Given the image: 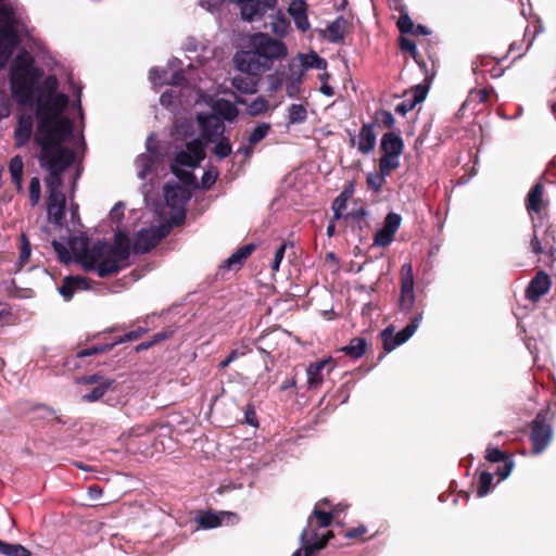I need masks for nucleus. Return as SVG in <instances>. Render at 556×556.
I'll use <instances>...</instances> for the list:
<instances>
[{"instance_id":"f704fd0d","label":"nucleus","mask_w":556,"mask_h":556,"mask_svg":"<svg viewBox=\"0 0 556 556\" xmlns=\"http://www.w3.org/2000/svg\"><path fill=\"white\" fill-rule=\"evenodd\" d=\"M289 26H290V24H289L288 20L281 12H278L271 16L270 29L275 35L280 36V37L286 36L288 33Z\"/></svg>"},{"instance_id":"20e7f679","label":"nucleus","mask_w":556,"mask_h":556,"mask_svg":"<svg viewBox=\"0 0 556 556\" xmlns=\"http://www.w3.org/2000/svg\"><path fill=\"white\" fill-rule=\"evenodd\" d=\"M287 55L288 47L282 40L265 33H255L249 37L247 49L236 52L233 64L241 73L260 76Z\"/></svg>"},{"instance_id":"13d9d810","label":"nucleus","mask_w":556,"mask_h":556,"mask_svg":"<svg viewBox=\"0 0 556 556\" xmlns=\"http://www.w3.org/2000/svg\"><path fill=\"white\" fill-rule=\"evenodd\" d=\"M244 355V352L242 351H239L238 349H235L232 350L229 355L219 363L218 365V368L219 369H225L226 367H228L232 362H235L237 358H239L240 356H243Z\"/></svg>"},{"instance_id":"774afa93","label":"nucleus","mask_w":556,"mask_h":556,"mask_svg":"<svg viewBox=\"0 0 556 556\" xmlns=\"http://www.w3.org/2000/svg\"><path fill=\"white\" fill-rule=\"evenodd\" d=\"M30 244L27 241V238L25 235H22V247H21V258L26 260L30 256Z\"/></svg>"},{"instance_id":"6e6552de","label":"nucleus","mask_w":556,"mask_h":556,"mask_svg":"<svg viewBox=\"0 0 556 556\" xmlns=\"http://www.w3.org/2000/svg\"><path fill=\"white\" fill-rule=\"evenodd\" d=\"M329 501L324 498L316 503L312 516L307 519V526L301 533L300 540L303 546V556H315L316 552L323 549L329 538V531L318 533V529H325L330 526L334 511H326L321 506H327Z\"/></svg>"},{"instance_id":"cd10ccee","label":"nucleus","mask_w":556,"mask_h":556,"mask_svg":"<svg viewBox=\"0 0 556 556\" xmlns=\"http://www.w3.org/2000/svg\"><path fill=\"white\" fill-rule=\"evenodd\" d=\"M150 80L154 87H161L166 84L179 85L184 80V76L181 73L174 71L169 77L167 70L154 67L150 71Z\"/></svg>"},{"instance_id":"338daca9","label":"nucleus","mask_w":556,"mask_h":556,"mask_svg":"<svg viewBox=\"0 0 556 556\" xmlns=\"http://www.w3.org/2000/svg\"><path fill=\"white\" fill-rule=\"evenodd\" d=\"M175 99L176 96L172 91H165L161 94L160 102L163 106L169 108Z\"/></svg>"},{"instance_id":"ea45409f","label":"nucleus","mask_w":556,"mask_h":556,"mask_svg":"<svg viewBox=\"0 0 556 556\" xmlns=\"http://www.w3.org/2000/svg\"><path fill=\"white\" fill-rule=\"evenodd\" d=\"M307 112L302 104H291L288 109V119L290 123H302L306 118Z\"/></svg>"},{"instance_id":"4d7b16f0","label":"nucleus","mask_w":556,"mask_h":556,"mask_svg":"<svg viewBox=\"0 0 556 556\" xmlns=\"http://www.w3.org/2000/svg\"><path fill=\"white\" fill-rule=\"evenodd\" d=\"M232 86L243 92H253V85L248 83L243 77H235L232 79Z\"/></svg>"},{"instance_id":"6e6d98bb","label":"nucleus","mask_w":556,"mask_h":556,"mask_svg":"<svg viewBox=\"0 0 556 556\" xmlns=\"http://www.w3.org/2000/svg\"><path fill=\"white\" fill-rule=\"evenodd\" d=\"M124 204L123 202H117L112 210L110 211V219L112 223L118 224L124 217Z\"/></svg>"},{"instance_id":"c85d7f7f","label":"nucleus","mask_w":556,"mask_h":556,"mask_svg":"<svg viewBox=\"0 0 556 556\" xmlns=\"http://www.w3.org/2000/svg\"><path fill=\"white\" fill-rule=\"evenodd\" d=\"M34 126L31 112H22L18 116L15 129V139H30Z\"/></svg>"},{"instance_id":"9b49d317","label":"nucleus","mask_w":556,"mask_h":556,"mask_svg":"<svg viewBox=\"0 0 556 556\" xmlns=\"http://www.w3.org/2000/svg\"><path fill=\"white\" fill-rule=\"evenodd\" d=\"M163 190L166 205L172 210L170 218L177 225L186 217V204L191 193L187 187L170 182H166Z\"/></svg>"},{"instance_id":"c756f323","label":"nucleus","mask_w":556,"mask_h":556,"mask_svg":"<svg viewBox=\"0 0 556 556\" xmlns=\"http://www.w3.org/2000/svg\"><path fill=\"white\" fill-rule=\"evenodd\" d=\"M367 350V341L365 338L355 337L350 340L349 344L341 348V352H343L346 356L358 359L361 358Z\"/></svg>"},{"instance_id":"e2e57ef3","label":"nucleus","mask_w":556,"mask_h":556,"mask_svg":"<svg viewBox=\"0 0 556 556\" xmlns=\"http://www.w3.org/2000/svg\"><path fill=\"white\" fill-rule=\"evenodd\" d=\"M244 419H245V422L252 427L258 426L256 413H255L254 408L250 405H248L245 408Z\"/></svg>"},{"instance_id":"9d476101","label":"nucleus","mask_w":556,"mask_h":556,"mask_svg":"<svg viewBox=\"0 0 556 556\" xmlns=\"http://www.w3.org/2000/svg\"><path fill=\"white\" fill-rule=\"evenodd\" d=\"M68 247L72 253L79 260L84 269L91 271L97 258L106 250L108 243L99 240L90 248L88 237L79 235L68 239Z\"/></svg>"},{"instance_id":"5fc2aeb1","label":"nucleus","mask_w":556,"mask_h":556,"mask_svg":"<svg viewBox=\"0 0 556 556\" xmlns=\"http://www.w3.org/2000/svg\"><path fill=\"white\" fill-rule=\"evenodd\" d=\"M514 466L515 463L511 458L505 460L504 465L502 467H498L496 470V475L498 476L500 480L507 479L511 473Z\"/></svg>"},{"instance_id":"4be33fe9","label":"nucleus","mask_w":556,"mask_h":556,"mask_svg":"<svg viewBox=\"0 0 556 556\" xmlns=\"http://www.w3.org/2000/svg\"><path fill=\"white\" fill-rule=\"evenodd\" d=\"M238 516L230 511L212 513L207 511L199 516L198 522L201 528L213 529L224 523H235Z\"/></svg>"},{"instance_id":"a878e982","label":"nucleus","mask_w":556,"mask_h":556,"mask_svg":"<svg viewBox=\"0 0 556 556\" xmlns=\"http://www.w3.org/2000/svg\"><path fill=\"white\" fill-rule=\"evenodd\" d=\"M256 245L248 243L236 250L227 260L224 261L223 267L228 270L240 269L248 257L254 252Z\"/></svg>"},{"instance_id":"052dcab7","label":"nucleus","mask_w":556,"mask_h":556,"mask_svg":"<svg viewBox=\"0 0 556 556\" xmlns=\"http://www.w3.org/2000/svg\"><path fill=\"white\" fill-rule=\"evenodd\" d=\"M52 247L54 249V251L56 252L58 256L60 257L61 261H68L70 260V253L67 251V248L59 242V241H53L52 242Z\"/></svg>"},{"instance_id":"b1692460","label":"nucleus","mask_w":556,"mask_h":556,"mask_svg":"<svg viewBox=\"0 0 556 556\" xmlns=\"http://www.w3.org/2000/svg\"><path fill=\"white\" fill-rule=\"evenodd\" d=\"M90 289L89 280L81 276H67L59 287V293L65 301L72 300L76 291Z\"/></svg>"},{"instance_id":"e433bc0d","label":"nucleus","mask_w":556,"mask_h":556,"mask_svg":"<svg viewBox=\"0 0 556 556\" xmlns=\"http://www.w3.org/2000/svg\"><path fill=\"white\" fill-rule=\"evenodd\" d=\"M493 475L489 471H482L478 479V489L477 496L483 497L489 494L492 483H493Z\"/></svg>"},{"instance_id":"2f4dec72","label":"nucleus","mask_w":556,"mask_h":556,"mask_svg":"<svg viewBox=\"0 0 556 556\" xmlns=\"http://www.w3.org/2000/svg\"><path fill=\"white\" fill-rule=\"evenodd\" d=\"M298 56L301 60L305 71H307L308 68L325 70L327 67L326 60L320 58L315 52L300 53Z\"/></svg>"},{"instance_id":"69168bd1","label":"nucleus","mask_w":556,"mask_h":556,"mask_svg":"<svg viewBox=\"0 0 556 556\" xmlns=\"http://www.w3.org/2000/svg\"><path fill=\"white\" fill-rule=\"evenodd\" d=\"M367 532V528L364 526V525H361L356 528H353L351 530H349L346 533H345V538L348 539H356L363 534H365Z\"/></svg>"},{"instance_id":"79ce46f5","label":"nucleus","mask_w":556,"mask_h":556,"mask_svg":"<svg viewBox=\"0 0 556 556\" xmlns=\"http://www.w3.org/2000/svg\"><path fill=\"white\" fill-rule=\"evenodd\" d=\"M305 72L306 71H305L301 60L299 59V56H296L295 59H292L289 62L288 74H287L286 78L302 79Z\"/></svg>"},{"instance_id":"a19ab883","label":"nucleus","mask_w":556,"mask_h":556,"mask_svg":"<svg viewBox=\"0 0 556 556\" xmlns=\"http://www.w3.org/2000/svg\"><path fill=\"white\" fill-rule=\"evenodd\" d=\"M268 101L263 97H258L249 104L248 113L253 116L260 115L265 113L268 110Z\"/></svg>"},{"instance_id":"7ed1b4c3","label":"nucleus","mask_w":556,"mask_h":556,"mask_svg":"<svg viewBox=\"0 0 556 556\" xmlns=\"http://www.w3.org/2000/svg\"><path fill=\"white\" fill-rule=\"evenodd\" d=\"M212 113H198L197 119L179 116L174 122V139H225L224 121L232 122L238 116L236 105L225 99H216L210 104Z\"/></svg>"},{"instance_id":"2eb2a0df","label":"nucleus","mask_w":556,"mask_h":556,"mask_svg":"<svg viewBox=\"0 0 556 556\" xmlns=\"http://www.w3.org/2000/svg\"><path fill=\"white\" fill-rule=\"evenodd\" d=\"M62 185H47V214L48 219L56 225L62 226L64 220V210L66 204L65 194L61 190Z\"/></svg>"},{"instance_id":"4468645a","label":"nucleus","mask_w":556,"mask_h":556,"mask_svg":"<svg viewBox=\"0 0 556 556\" xmlns=\"http://www.w3.org/2000/svg\"><path fill=\"white\" fill-rule=\"evenodd\" d=\"M414 286L413 266L405 263L401 267V294L399 299V311L405 315L409 314L415 305Z\"/></svg>"},{"instance_id":"412c9836","label":"nucleus","mask_w":556,"mask_h":556,"mask_svg":"<svg viewBox=\"0 0 556 556\" xmlns=\"http://www.w3.org/2000/svg\"><path fill=\"white\" fill-rule=\"evenodd\" d=\"M551 280L546 273L539 271L529 282L526 289V296L531 302H538L541 296L549 291Z\"/></svg>"},{"instance_id":"423d86ee","label":"nucleus","mask_w":556,"mask_h":556,"mask_svg":"<svg viewBox=\"0 0 556 556\" xmlns=\"http://www.w3.org/2000/svg\"><path fill=\"white\" fill-rule=\"evenodd\" d=\"M526 208L532 222L533 236L530 241L531 252L539 255L547 253L554 244L547 223L546 203L543 201V186L536 182L528 192Z\"/></svg>"},{"instance_id":"bb28decb","label":"nucleus","mask_w":556,"mask_h":556,"mask_svg":"<svg viewBox=\"0 0 556 556\" xmlns=\"http://www.w3.org/2000/svg\"><path fill=\"white\" fill-rule=\"evenodd\" d=\"M306 3L303 0H293L288 8V12L292 16L295 26L301 31H306L311 26L306 15Z\"/></svg>"},{"instance_id":"49530a36","label":"nucleus","mask_w":556,"mask_h":556,"mask_svg":"<svg viewBox=\"0 0 556 556\" xmlns=\"http://www.w3.org/2000/svg\"><path fill=\"white\" fill-rule=\"evenodd\" d=\"M510 457L498 447L489 446L485 451V459L490 463H504Z\"/></svg>"},{"instance_id":"0eeeda50","label":"nucleus","mask_w":556,"mask_h":556,"mask_svg":"<svg viewBox=\"0 0 556 556\" xmlns=\"http://www.w3.org/2000/svg\"><path fill=\"white\" fill-rule=\"evenodd\" d=\"M40 146L38 155L41 168L48 172L46 185H62V174L75 161V152L65 141H35Z\"/></svg>"},{"instance_id":"6ab92c4d","label":"nucleus","mask_w":556,"mask_h":556,"mask_svg":"<svg viewBox=\"0 0 556 556\" xmlns=\"http://www.w3.org/2000/svg\"><path fill=\"white\" fill-rule=\"evenodd\" d=\"M428 93V87L426 85H416L410 90L404 93V99L401 103L395 106V112L402 116L406 115L407 112L412 111L417 104L421 103Z\"/></svg>"},{"instance_id":"0e129e2a","label":"nucleus","mask_w":556,"mask_h":556,"mask_svg":"<svg viewBox=\"0 0 556 556\" xmlns=\"http://www.w3.org/2000/svg\"><path fill=\"white\" fill-rule=\"evenodd\" d=\"M220 3V0H200V5L212 13L218 11Z\"/></svg>"},{"instance_id":"8fccbe9b","label":"nucleus","mask_w":556,"mask_h":556,"mask_svg":"<svg viewBox=\"0 0 556 556\" xmlns=\"http://www.w3.org/2000/svg\"><path fill=\"white\" fill-rule=\"evenodd\" d=\"M414 22L407 14L401 15L397 21V27L403 34H412L414 30Z\"/></svg>"},{"instance_id":"dca6fc26","label":"nucleus","mask_w":556,"mask_h":556,"mask_svg":"<svg viewBox=\"0 0 556 556\" xmlns=\"http://www.w3.org/2000/svg\"><path fill=\"white\" fill-rule=\"evenodd\" d=\"M240 8L242 20L252 22L262 18L268 11H274L277 0H230Z\"/></svg>"},{"instance_id":"680f3d73","label":"nucleus","mask_w":556,"mask_h":556,"mask_svg":"<svg viewBox=\"0 0 556 556\" xmlns=\"http://www.w3.org/2000/svg\"><path fill=\"white\" fill-rule=\"evenodd\" d=\"M401 48L402 50L409 52L414 58L417 55L416 43L409 38H401Z\"/></svg>"},{"instance_id":"7c9ffc66","label":"nucleus","mask_w":556,"mask_h":556,"mask_svg":"<svg viewBox=\"0 0 556 556\" xmlns=\"http://www.w3.org/2000/svg\"><path fill=\"white\" fill-rule=\"evenodd\" d=\"M346 21L343 17L336 18L325 30V37L331 42H339L345 34Z\"/></svg>"},{"instance_id":"3c124183","label":"nucleus","mask_w":556,"mask_h":556,"mask_svg":"<svg viewBox=\"0 0 556 556\" xmlns=\"http://www.w3.org/2000/svg\"><path fill=\"white\" fill-rule=\"evenodd\" d=\"M269 129H270L269 124L261 123L253 128L249 139H264L268 135Z\"/></svg>"},{"instance_id":"864d4df0","label":"nucleus","mask_w":556,"mask_h":556,"mask_svg":"<svg viewBox=\"0 0 556 556\" xmlns=\"http://www.w3.org/2000/svg\"><path fill=\"white\" fill-rule=\"evenodd\" d=\"M217 179V172L215 170H205L201 178V186L203 189L208 190Z\"/></svg>"},{"instance_id":"1a4fd4ad","label":"nucleus","mask_w":556,"mask_h":556,"mask_svg":"<svg viewBox=\"0 0 556 556\" xmlns=\"http://www.w3.org/2000/svg\"><path fill=\"white\" fill-rule=\"evenodd\" d=\"M555 413L547 407L539 412L531 422L530 440L532 443V453L535 455L544 452L553 439V428L551 425Z\"/></svg>"},{"instance_id":"c9c22d12","label":"nucleus","mask_w":556,"mask_h":556,"mask_svg":"<svg viewBox=\"0 0 556 556\" xmlns=\"http://www.w3.org/2000/svg\"><path fill=\"white\" fill-rule=\"evenodd\" d=\"M116 343H103V344H96L90 348L81 349L77 352L76 356L78 358H84L88 356H92L96 354H101L111 351Z\"/></svg>"},{"instance_id":"f3484780","label":"nucleus","mask_w":556,"mask_h":556,"mask_svg":"<svg viewBox=\"0 0 556 556\" xmlns=\"http://www.w3.org/2000/svg\"><path fill=\"white\" fill-rule=\"evenodd\" d=\"M404 141H381L382 155L379 160V168L390 175L400 166V156L404 150Z\"/></svg>"},{"instance_id":"603ef678","label":"nucleus","mask_w":556,"mask_h":556,"mask_svg":"<svg viewBox=\"0 0 556 556\" xmlns=\"http://www.w3.org/2000/svg\"><path fill=\"white\" fill-rule=\"evenodd\" d=\"M11 112V101L4 91H0V119L8 117Z\"/></svg>"},{"instance_id":"bf43d9fd","label":"nucleus","mask_w":556,"mask_h":556,"mask_svg":"<svg viewBox=\"0 0 556 556\" xmlns=\"http://www.w3.org/2000/svg\"><path fill=\"white\" fill-rule=\"evenodd\" d=\"M142 332H144V329L129 331V332L123 334L122 337H119L114 343H116V345H117L121 343L134 341V340L138 339Z\"/></svg>"},{"instance_id":"58836bf2","label":"nucleus","mask_w":556,"mask_h":556,"mask_svg":"<svg viewBox=\"0 0 556 556\" xmlns=\"http://www.w3.org/2000/svg\"><path fill=\"white\" fill-rule=\"evenodd\" d=\"M394 233L382 227L374 236V244L380 248L389 247L394 240Z\"/></svg>"},{"instance_id":"a211bd4d","label":"nucleus","mask_w":556,"mask_h":556,"mask_svg":"<svg viewBox=\"0 0 556 556\" xmlns=\"http://www.w3.org/2000/svg\"><path fill=\"white\" fill-rule=\"evenodd\" d=\"M336 367V362L331 356L311 363L306 368L307 384L309 389H318L325 379V376L331 374Z\"/></svg>"},{"instance_id":"c03bdc74","label":"nucleus","mask_w":556,"mask_h":556,"mask_svg":"<svg viewBox=\"0 0 556 556\" xmlns=\"http://www.w3.org/2000/svg\"><path fill=\"white\" fill-rule=\"evenodd\" d=\"M348 195L341 192L332 202L333 218L340 219L343 211L346 208Z\"/></svg>"},{"instance_id":"39448f33","label":"nucleus","mask_w":556,"mask_h":556,"mask_svg":"<svg viewBox=\"0 0 556 556\" xmlns=\"http://www.w3.org/2000/svg\"><path fill=\"white\" fill-rule=\"evenodd\" d=\"M30 31L24 12L12 0H0V67L5 66L13 50Z\"/></svg>"},{"instance_id":"aec40b11","label":"nucleus","mask_w":556,"mask_h":556,"mask_svg":"<svg viewBox=\"0 0 556 556\" xmlns=\"http://www.w3.org/2000/svg\"><path fill=\"white\" fill-rule=\"evenodd\" d=\"M124 266L125 264L122 261L104 250L103 254L94 262L91 271L94 270L99 277L105 278L117 274Z\"/></svg>"},{"instance_id":"5701e85b","label":"nucleus","mask_w":556,"mask_h":556,"mask_svg":"<svg viewBox=\"0 0 556 556\" xmlns=\"http://www.w3.org/2000/svg\"><path fill=\"white\" fill-rule=\"evenodd\" d=\"M85 382L89 384L97 383L89 392L83 395V401L92 403L100 400L106 391L112 387L113 380L109 378L99 377L97 375L88 376Z\"/></svg>"},{"instance_id":"37998d69","label":"nucleus","mask_w":556,"mask_h":556,"mask_svg":"<svg viewBox=\"0 0 556 556\" xmlns=\"http://www.w3.org/2000/svg\"><path fill=\"white\" fill-rule=\"evenodd\" d=\"M28 190L30 204L31 206H36L39 203L41 194L40 180L38 177H33L30 179Z\"/></svg>"},{"instance_id":"f8f14e48","label":"nucleus","mask_w":556,"mask_h":556,"mask_svg":"<svg viewBox=\"0 0 556 556\" xmlns=\"http://www.w3.org/2000/svg\"><path fill=\"white\" fill-rule=\"evenodd\" d=\"M422 312L417 313L413 317L410 323L407 326H405L402 330H400L396 334H394V327L392 325L384 328L380 333L383 343V350L387 353H390L397 346L408 341L417 331L422 320Z\"/></svg>"},{"instance_id":"72a5a7b5","label":"nucleus","mask_w":556,"mask_h":556,"mask_svg":"<svg viewBox=\"0 0 556 556\" xmlns=\"http://www.w3.org/2000/svg\"><path fill=\"white\" fill-rule=\"evenodd\" d=\"M23 160L20 155L11 159L9 164V170L11 174L12 181L16 185L17 189H22V176H23Z\"/></svg>"},{"instance_id":"4c0bfd02","label":"nucleus","mask_w":556,"mask_h":556,"mask_svg":"<svg viewBox=\"0 0 556 556\" xmlns=\"http://www.w3.org/2000/svg\"><path fill=\"white\" fill-rule=\"evenodd\" d=\"M388 176L389 175L384 174L380 169L378 172L369 173L367 175L368 188L375 192H380Z\"/></svg>"},{"instance_id":"393cba45","label":"nucleus","mask_w":556,"mask_h":556,"mask_svg":"<svg viewBox=\"0 0 556 556\" xmlns=\"http://www.w3.org/2000/svg\"><path fill=\"white\" fill-rule=\"evenodd\" d=\"M106 252L125 263L130 255V240L126 232L117 230L112 245L108 244Z\"/></svg>"},{"instance_id":"de8ad7c7","label":"nucleus","mask_w":556,"mask_h":556,"mask_svg":"<svg viewBox=\"0 0 556 556\" xmlns=\"http://www.w3.org/2000/svg\"><path fill=\"white\" fill-rule=\"evenodd\" d=\"M287 245L288 243L287 242H282L276 250L275 252V256H274V260L271 262V269L273 271H278L279 270V267H280V264L285 257V253H286V250H287Z\"/></svg>"},{"instance_id":"473e14b6","label":"nucleus","mask_w":556,"mask_h":556,"mask_svg":"<svg viewBox=\"0 0 556 556\" xmlns=\"http://www.w3.org/2000/svg\"><path fill=\"white\" fill-rule=\"evenodd\" d=\"M0 554L4 556H30L31 553L23 545L0 540Z\"/></svg>"},{"instance_id":"f03ea898","label":"nucleus","mask_w":556,"mask_h":556,"mask_svg":"<svg viewBox=\"0 0 556 556\" xmlns=\"http://www.w3.org/2000/svg\"><path fill=\"white\" fill-rule=\"evenodd\" d=\"M185 150H177L170 141H146L147 152L141 153L136 159L138 177L144 179L148 174L163 167L165 162H169L172 173L184 184L192 185L195 177L191 169L197 167L204 159V147L210 141H186ZM215 154L224 159L231 153L230 141H215Z\"/></svg>"},{"instance_id":"09e8293b","label":"nucleus","mask_w":556,"mask_h":556,"mask_svg":"<svg viewBox=\"0 0 556 556\" xmlns=\"http://www.w3.org/2000/svg\"><path fill=\"white\" fill-rule=\"evenodd\" d=\"M302 79L286 78V91L288 97L293 98L299 94Z\"/></svg>"},{"instance_id":"a18cd8bd","label":"nucleus","mask_w":556,"mask_h":556,"mask_svg":"<svg viewBox=\"0 0 556 556\" xmlns=\"http://www.w3.org/2000/svg\"><path fill=\"white\" fill-rule=\"evenodd\" d=\"M401 223H402L401 215L397 213H394V212H390L387 214V216L384 218L383 227L395 235L401 226Z\"/></svg>"},{"instance_id":"ddd939ff","label":"nucleus","mask_w":556,"mask_h":556,"mask_svg":"<svg viewBox=\"0 0 556 556\" xmlns=\"http://www.w3.org/2000/svg\"><path fill=\"white\" fill-rule=\"evenodd\" d=\"M169 232V227L162 226H151L148 228H142L135 233L134 243H132V252L135 254H144L148 253L151 249H153L163 238H165Z\"/></svg>"},{"instance_id":"f257e3e1","label":"nucleus","mask_w":556,"mask_h":556,"mask_svg":"<svg viewBox=\"0 0 556 556\" xmlns=\"http://www.w3.org/2000/svg\"><path fill=\"white\" fill-rule=\"evenodd\" d=\"M42 71L34 65L33 56L21 52L11 67L10 81L14 100L18 104L36 105L38 131L42 139H84L81 126L65 115L68 98L56 92L58 79L48 76L43 86L38 81Z\"/></svg>"}]
</instances>
